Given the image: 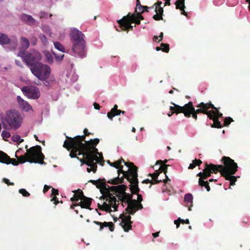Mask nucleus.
I'll return each mask as SVG.
<instances>
[{
  "mask_svg": "<svg viewBox=\"0 0 250 250\" xmlns=\"http://www.w3.org/2000/svg\"><path fill=\"white\" fill-rule=\"evenodd\" d=\"M124 179L123 177H120L119 176H118L114 178L108 180L106 182L111 185H118L119 184H122L124 182Z\"/></svg>",
  "mask_w": 250,
  "mask_h": 250,
  "instance_id": "obj_26",
  "label": "nucleus"
},
{
  "mask_svg": "<svg viewBox=\"0 0 250 250\" xmlns=\"http://www.w3.org/2000/svg\"><path fill=\"white\" fill-rule=\"evenodd\" d=\"M150 8L151 7H149L147 6H143L141 9H143V10L141 11V13H144V12H148V9Z\"/></svg>",
  "mask_w": 250,
  "mask_h": 250,
  "instance_id": "obj_62",
  "label": "nucleus"
},
{
  "mask_svg": "<svg viewBox=\"0 0 250 250\" xmlns=\"http://www.w3.org/2000/svg\"><path fill=\"white\" fill-rule=\"evenodd\" d=\"M84 38V34L77 29L73 28L71 30L70 38L72 43V51L75 57L83 58L86 55Z\"/></svg>",
  "mask_w": 250,
  "mask_h": 250,
  "instance_id": "obj_4",
  "label": "nucleus"
},
{
  "mask_svg": "<svg viewBox=\"0 0 250 250\" xmlns=\"http://www.w3.org/2000/svg\"><path fill=\"white\" fill-rule=\"evenodd\" d=\"M1 136L3 139H5L10 137L11 135L9 132L6 131H3L1 133Z\"/></svg>",
  "mask_w": 250,
  "mask_h": 250,
  "instance_id": "obj_51",
  "label": "nucleus"
},
{
  "mask_svg": "<svg viewBox=\"0 0 250 250\" xmlns=\"http://www.w3.org/2000/svg\"><path fill=\"white\" fill-rule=\"evenodd\" d=\"M85 135H78L74 137H70L66 136V139L64 141L63 147L67 149L68 151L71 149L76 150L78 151L82 150H89L97 148L96 146L99 143L100 140L98 138L94 139H91L89 141L85 140Z\"/></svg>",
  "mask_w": 250,
  "mask_h": 250,
  "instance_id": "obj_2",
  "label": "nucleus"
},
{
  "mask_svg": "<svg viewBox=\"0 0 250 250\" xmlns=\"http://www.w3.org/2000/svg\"><path fill=\"white\" fill-rule=\"evenodd\" d=\"M59 194V191L58 189L52 188V195L56 196Z\"/></svg>",
  "mask_w": 250,
  "mask_h": 250,
  "instance_id": "obj_60",
  "label": "nucleus"
},
{
  "mask_svg": "<svg viewBox=\"0 0 250 250\" xmlns=\"http://www.w3.org/2000/svg\"><path fill=\"white\" fill-rule=\"evenodd\" d=\"M26 152L23 155L17 157L20 160V164H23L26 162L30 163H39L43 164L44 163L43 159L44 155L42 152V148L40 146H36L28 148V146H25Z\"/></svg>",
  "mask_w": 250,
  "mask_h": 250,
  "instance_id": "obj_6",
  "label": "nucleus"
},
{
  "mask_svg": "<svg viewBox=\"0 0 250 250\" xmlns=\"http://www.w3.org/2000/svg\"><path fill=\"white\" fill-rule=\"evenodd\" d=\"M127 213V212H126ZM128 215H125L124 214H121L120 216V218L122 219L123 223H130V224H132V222L131 221V216L129 215L130 214L128 213Z\"/></svg>",
  "mask_w": 250,
  "mask_h": 250,
  "instance_id": "obj_37",
  "label": "nucleus"
},
{
  "mask_svg": "<svg viewBox=\"0 0 250 250\" xmlns=\"http://www.w3.org/2000/svg\"><path fill=\"white\" fill-rule=\"evenodd\" d=\"M73 192H74L75 194L73 195V196L71 198V201L72 202H76L80 200L81 201L78 204L72 205L71 206L72 209H73V206H80L82 208L91 209L90 206L92 203V201L93 200L92 198L84 196L83 191L80 189H78Z\"/></svg>",
  "mask_w": 250,
  "mask_h": 250,
  "instance_id": "obj_9",
  "label": "nucleus"
},
{
  "mask_svg": "<svg viewBox=\"0 0 250 250\" xmlns=\"http://www.w3.org/2000/svg\"><path fill=\"white\" fill-rule=\"evenodd\" d=\"M107 163L111 166L116 168H118L119 167L120 162H118L117 161L112 163L109 160L107 161Z\"/></svg>",
  "mask_w": 250,
  "mask_h": 250,
  "instance_id": "obj_46",
  "label": "nucleus"
},
{
  "mask_svg": "<svg viewBox=\"0 0 250 250\" xmlns=\"http://www.w3.org/2000/svg\"><path fill=\"white\" fill-rule=\"evenodd\" d=\"M39 38L41 40V41H42V43L44 45H46L47 44V42H48L47 39L46 37L44 35L41 34L39 36Z\"/></svg>",
  "mask_w": 250,
  "mask_h": 250,
  "instance_id": "obj_47",
  "label": "nucleus"
},
{
  "mask_svg": "<svg viewBox=\"0 0 250 250\" xmlns=\"http://www.w3.org/2000/svg\"><path fill=\"white\" fill-rule=\"evenodd\" d=\"M119 109H118V105L115 104L113 107L111 109L110 111L107 114V117L111 120L113 118L116 116V113L118 112Z\"/></svg>",
  "mask_w": 250,
  "mask_h": 250,
  "instance_id": "obj_28",
  "label": "nucleus"
},
{
  "mask_svg": "<svg viewBox=\"0 0 250 250\" xmlns=\"http://www.w3.org/2000/svg\"><path fill=\"white\" fill-rule=\"evenodd\" d=\"M54 45L56 49H58V50L62 52H65V48L64 46L60 42H54Z\"/></svg>",
  "mask_w": 250,
  "mask_h": 250,
  "instance_id": "obj_40",
  "label": "nucleus"
},
{
  "mask_svg": "<svg viewBox=\"0 0 250 250\" xmlns=\"http://www.w3.org/2000/svg\"><path fill=\"white\" fill-rule=\"evenodd\" d=\"M10 160V157L7 154L0 150V163L8 165L10 163L8 162Z\"/></svg>",
  "mask_w": 250,
  "mask_h": 250,
  "instance_id": "obj_27",
  "label": "nucleus"
},
{
  "mask_svg": "<svg viewBox=\"0 0 250 250\" xmlns=\"http://www.w3.org/2000/svg\"><path fill=\"white\" fill-rule=\"evenodd\" d=\"M199 186H201V187H205L207 191L208 192L210 190V188L209 186V183L207 181H205V180H204L201 182V185H199Z\"/></svg>",
  "mask_w": 250,
  "mask_h": 250,
  "instance_id": "obj_43",
  "label": "nucleus"
},
{
  "mask_svg": "<svg viewBox=\"0 0 250 250\" xmlns=\"http://www.w3.org/2000/svg\"><path fill=\"white\" fill-rule=\"evenodd\" d=\"M190 104L191 105H190L188 107H189V110H188V113L189 114V115H190V117H191V116H192V117L195 120H197V114L196 113H195V108L193 105V103L192 102H190Z\"/></svg>",
  "mask_w": 250,
  "mask_h": 250,
  "instance_id": "obj_30",
  "label": "nucleus"
},
{
  "mask_svg": "<svg viewBox=\"0 0 250 250\" xmlns=\"http://www.w3.org/2000/svg\"><path fill=\"white\" fill-rule=\"evenodd\" d=\"M17 99L21 108L23 110L27 112L32 109L31 106L28 102L23 100L20 96H17Z\"/></svg>",
  "mask_w": 250,
  "mask_h": 250,
  "instance_id": "obj_22",
  "label": "nucleus"
},
{
  "mask_svg": "<svg viewBox=\"0 0 250 250\" xmlns=\"http://www.w3.org/2000/svg\"><path fill=\"white\" fill-rule=\"evenodd\" d=\"M50 188V187L48 186L47 185H44L43 189V193L46 192Z\"/></svg>",
  "mask_w": 250,
  "mask_h": 250,
  "instance_id": "obj_63",
  "label": "nucleus"
},
{
  "mask_svg": "<svg viewBox=\"0 0 250 250\" xmlns=\"http://www.w3.org/2000/svg\"><path fill=\"white\" fill-rule=\"evenodd\" d=\"M131 192H132V191H131ZM139 191H138L136 193H133L132 192H131V193L133 194H137V200H136L137 202L141 203V202L143 201V197H142V195L139 194Z\"/></svg>",
  "mask_w": 250,
  "mask_h": 250,
  "instance_id": "obj_52",
  "label": "nucleus"
},
{
  "mask_svg": "<svg viewBox=\"0 0 250 250\" xmlns=\"http://www.w3.org/2000/svg\"><path fill=\"white\" fill-rule=\"evenodd\" d=\"M71 158H76L80 161L83 164H85L87 166L90 165V162L92 160H95L98 164L102 165V163H104V157L101 152H99L97 148L89 150L80 149L78 151L76 150L71 149L69 153Z\"/></svg>",
  "mask_w": 250,
  "mask_h": 250,
  "instance_id": "obj_3",
  "label": "nucleus"
},
{
  "mask_svg": "<svg viewBox=\"0 0 250 250\" xmlns=\"http://www.w3.org/2000/svg\"><path fill=\"white\" fill-rule=\"evenodd\" d=\"M22 20L26 21L28 24L31 25L34 23L35 20L32 16L28 15H23L21 17Z\"/></svg>",
  "mask_w": 250,
  "mask_h": 250,
  "instance_id": "obj_31",
  "label": "nucleus"
},
{
  "mask_svg": "<svg viewBox=\"0 0 250 250\" xmlns=\"http://www.w3.org/2000/svg\"><path fill=\"white\" fill-rule=\"evenodd\" d=\"M104 192L107 195L106 201L104 202L102 205L98 203V206L100 209L105 210L106 212L112 211L111 208H114V211L117 210L118 205L116 197L122 203L123 202L127 204V207L125 210L127 213L134 214L137 211V201L132 199V194H129L125 192L127 188L125 185H119L116 186H109L105 183L102 184Z\"/></svg>",
  "mask_w": 250,
  "mask_h": 250,
  "instance_id": "obj_1",
  "label": "nucleus"
},
{
  "mask_svg": "<svg viewBox=\"0 0 250 250\" xmlns=\"http://www.w3.org/2000/svg\"><path fill=\"white\" fill-rule=\"evenodd\" d=\"M19 193L21 194L23 196L28 197L30 196V193L26 190L24 188H21L19 190Z\"/></svg>",
  "mask_w": 250,
  "mask_h": 250,
  "instance_id": "obj_48",
  "label": "nucleus"
},
{
  "mask_svg": "<svg viewBox=\"0 0 250 250\" xmlns=\"http://www.w3.org/2000/svg\"><path fill=\"white\" fill-rule=\"evenodd\" d=\"M121 226L123 228L125 232H128L129 230L132 229V224L130 223H120Z\"/></svg>",
  "mask_w": 250,
  "mask_h": 250,
  "instance_id": "obj_39",
  "label": "nucleus"
},
{
  "mask_svg": "<svg viewBox=\"0 0 250 250\" xmlns=\"http://www.w3.org/2000/svg\"><path fill=\"white\" fill-rule=\"evenodd\" d=\"M129 15L124 16L122 19L117 21L119 24L120 30L117 29L118 31H126L127 32L129 30H132L133 26L131 25L130 20L129 17Z\"/></svg>",
  "mask_w": 250,
  "mask_h": 250,
  "instance_id": "obj_14",
  "label": "nucleus"
},
{
  "mask_svg": "<svg viewBox=\"0 0 250 250\" xmlns=\"http://www.w3.org/2000/svg\"><path fill=\"white\" fill-rule=\"evenodd\" d=\"M53 54H54V55L55 56L56 60H58L59 61H62L64 57L63 54L62 55L59 56V55H57L56 54H55L54 53H53Z\"/></svg>",
  "mask_w": 250,
  "mask_h": 250,
  "instance_id": "obj_54",
  "label": "nucleus"
},
{
  "mask_svg": "<svg viewBox=\"0 0 250 250\" xmlns=\"http://www.w3.org/2000/svg\"><path fill=\"white\" fill-rule=\"evenodd\" d=\"M214 119H210L213 121V123L211 125V127L212 128H221L223 127V125H221V122L219 121L218 119L217 118L214 117Z\"/></svg>",
  "mask_w": 250,
  "mask_h": 250,
  "instance_id": "obj_33",
  "label": "nucleus"
},
{
  "mask_svg": "<svg viewBox=\"0 0 250 250\" xmlns=\"http://www.w3.org/2000/svg\"><path fill=\"white\" fill-rule=\"evenodd\" d=\"M21 90L24 95L29 98L36 99L40 97V92L39 89L35 86H23Z\"/></svg>",
  "mask_w": 250,
  "mask_h": 250,
  "instance_id": "obj_12",
  "label": "nucleus"
},
{
  "mask_svg": "<svg viewBox=\"0 0 250 250\" xmlns=\"http://www.w3.org/2000/svg\"><path fill=\"white\" fill-rule=\"evenodd\" d=\"M43 54L45 56L46 62L49 64H52L53 62V58L52 54L47 51H43Z\"/></svg>",
  "mask_w": 250,
  "mask_h": 250,
  "instance_id": "obj_34",
  "label": "nucleus"
},
{
  "mask_svg": "<svg viewBox=\"0 0 250 250\" xmlns=\"http://www.w3.org/2000/svg\"><path fill=\"white\" fill-rule=\"evenodd\" d=\"M21 47L24 49H26L29 47V42L28 40L24 37L21 38Z\"/></svg>",
  "mask_w": 250,
  "mask_h": 250,
  "instance_id": "obj_35",
  "label": "nucleus"
},
{
  "mask_svg": "<svg viewBox=\"0 0 250 250\" xmlns=\"http://www.w3.org/2000/svg\"><path fill=\"white\" fill-rule=\"evenodd\" d=\"M197 176L200 177L198 181L199 185H201L202 181L207 179L208 177H209V173L208 171V169H207L205 165L204 169H203V171L198 173L197 174Z\"/></svg>",
  "mask_w": 250,
  "mask_h": 250,
  "instance_id": "obj_24",
  "label": "nucleus"
},
{
  "mask_svg": "<svg viewBox=\"0 0 250 250\" xmlns=\"http://www.w3.org/2000/svg\"><path fill=\"white\" fill-rule=\"evenodd\" d=\"M205 165L207 169H208V171L209 173V177L211 176V173L216 174L218 172H220L221 175L224 176L223 165H214L211 163L208 164L207 162L205 163Z\"/></svg>",
  "mask_w": 250,
  "mask_h": 250,
  "instance_id": "obj_16",
  "label": "nucleus"
},
{
  "mask_svg": "<svg viewBox=\"0 0 250 250\" xmlns=\"http://www.w3.org/2000/svg\"><path fill=\"white\" fill-rule=\"evenodd\" d=\"M95 160H92L90 163V165L89 166H87L88 167H89L90 168L87 167L86 168V170L88 173H90V172L92 171L94 173H96L97 170V164L98 163L96 162V161L95 162Z\"/></svg>",
  "mask_w": 250,
  "mask_h": 250,
  "instance_id": "obj_29",
  "label": "nucleus"
},
{
  "mask_svg": "<svg viewBox=\"0 0 250 250\" xmlns=\"http://www.w3.org/2000/svg\"><path fill=\"white\" fill-rule=\"evenodd\" d=\"M162 2L161 1H158L157 2L154 4L153 6L155 7V12L156 14L153 15L152 18L155 21L163 20V15L164 12L163 7H161Z\"/></svg>",
  "mask_w": 250,
  "mask_h": 250,
  "instance_id": "obj_17",
  "label": "nucleus"
},
{
  "mask_svg": "<svg viewBox=\"0 0 250 250\" xmlns=\"http://www.w3.org/2000/svg\"><path fill=\"white\" fill-rule=\"evenodd\" d=\"M32 73L42 81L47 80L50 74V67L46 64H43L39 62L34 65L33 67L30 68Z\"/></svg>",
  "mask_w": 250,
  "mask_h": 250,
  "instance_id": "obj_10",
  "label": "nucleus"
},
{
  "mask_svg": "<svg viewBox=\"0 0 250 250\" xmlns=\"http://www.w3.org/2000/svg\"><path fill=\"white\" fill-rule=\"evenodd\" d=\"M9 43H11L12 45L13 49H15L17 47L18 41L16 39L11 42L10 39L7 35L3 33H0V44L5 45Z\"/></svg>",
  "mask_w": 250,
  "mask_h": 250,
  "instance_id": "obj_18",
  "label": "nucleus"
},
{
  "mask_svg": "<svg viewBox=\"0 0 250 250\" xmlns=\"http://www.w3.org/2000/svg\"><path fill=\"white\" fill-rule=\"evenodd\" d=\"M223 177L225 178L226 180H229L230 181V186H234L235 185V182L237 180L236 177L233 176V175L229 174Z\"/></svg>",
  "mask_w": 250,
  "mask_h": 250,
  "instance_id": "obj_36",
  "label": "nucleus"
},
{
  "mask_svg": "<svg viewBox=\"0 0 250 250\" xmlns=\"http://www.w3.org/2000/svg\"><path fill=\"white\" fill-rule=\"evenodd\" d=\"M8 162H10L9 163V164H12L14 166H17L20 163V160H18V159H17V160H16L15 159H11L10 158V160H8Z\"/></svg>",
  "mask_w": 250,
  "mask_h": 250,
  "instance_id": "obj_49",
  "label": "nucleus"
},
{
  "mask_svg": "<svg viewBox=\"0 0 250 250\" xmlns=\"http://www.w3.org/2000/svg\"><path fill=\"white\" fill-rule=\"evenodd\" d=\"M233 122V120L231 117H227L224 119V126H228L229 125Z\"/></svg>",
  "mask_w": 250,
  "mask_h": 250,
  "instance_id": "obj_45",
  "label": "nucleus"
},
{
  "mask_svg": "<svg viewBox=\"0 0 250 250\" xmlns=\"http://www.w3.org/2000/svg\"><path fill=\"white\" fill-rule=\"evenodd\" d=\"M22 120V115L19 111L10 110L6 112L2 123L3 128L6 130H16L21 126Z\"/></svg>",
  "mask_w": 250,
  "mask_h": 250,
  "instance_id": "obj_7",
  "label": "nucleus"
},
{
  "mask_svg": "<svg viewBox=\"0 0 250 250\" xmlns=\"http://www.w3.org/2000/svg\"><path fill=\"white\" fill-rule=\"evenodd\" d=\"M192 200L193 197L191 194L188 193L185 195L184 198V201L186 204V206L188 207V210H191V208L192 206L191 205L192 203Z\"/></svg>",
  "mask_w": 250,
  "mask_h": 250,
  "instance_id": "obj_25",
  "label": "nucleus"
},
{
  "mask_svg": "<svg viewBox=\"0 0 250 250\" xmlns=\"http://www.w3.org/2000/svg\"><path fill=\"white\" fill-rule=\"evenodd\" d=\"M161 182H163V180H158V179H153L152 180L151 185L158 184Z\"/></svg>",
  "mask_w": 250,
  "mask_h": 250,
  "instance_id": "obj_59",
  "label": "nucleus"
},
{
  "mask_svg": "<svg viewBox=\"0 0 250 250\" xmlns=\"http://www.w3.org/2000/svg\"><path fill=\"white\" fill-rule=\"evenodd\" d=\"M196 107L199 108L195 110V112L197 114L199 113H203L204 114H206L208 117L209 110H208L209 108H214V105L211 103V102H209L207 103H204V102H201Z\"/></svg>",
  "mask_w": 250,
  "mask_h": 250,
  "instance_id": "obj_15",
  "label": "nucleus"
},
{
  "mask_svg": "<svg viewBox=\"0 0 250 250\" xmlns=\"http://www.w3.org/2000/svg\"><path fill=\"white\" fill-rule=\"evenodd\" d=\"M134 13L136 14V16L137 17V18L139 19V20L141 21V20H144L143 16L141 15L142 13H137V12H134Z\"/></svg>",
  "mask_w": 250,
  "mask_h": 250,
  "instance_id": "obj_57",
  "label": "nucleus"
},
{
  "mask_svg": "<svg viewBox=\"0 0 250 250\" xmlns=\"http://www.w3.org/2000/svg\"><path fill=\"white\" fill-rule=\"evenodd\" d=\"M162 50L163 52L168 53L169 50V44L167 43H162L161 44Z\"/></svg>",
  "mask_w": 250,
  "mask_h": 250,
  "instance_id": "obj_44",
  "label": "nucleus"
},
{
  "mask_svg": "<svg viewBox=\"0 0 250 250\" xmlns=\"http://www.w3.org/2000/svg\"><path fill=\"white\" fill-rule=\"evenodd\" d=\"M127 15H129V19L130 20L131 22L132 23H135L136 24H140L141 21L137 18V17L136 16L135 13H133L132 14L130 13H128Z\"/></svg>",
  "mask_w": 250,
  "mask_h": 250,
  "instance_id": "obj_32",
  "label": "nucleus"
},
{
  "mask_svg": "<svg viewBox=\"0 0 250 250\" xmlns=\"http://www.w3.org/2000/svg\"><path fill=\"white\" fill-rule=\"evenodd\" d=\"M185 0H177L175 1V4L176 5V8L178 9L182 7H185Z\"/></svg>",
  "mask_w": 250,
  "mask_h": 250,
  "instance_id": "obj_41",
  "label": "nucleus"
},
{
  "mask_svg": "<svg viewBox=\"0 0 250 250\" xmlns=\"http://www.w3.org/2000/svg\"><path fill=\"white\" fill-rule=\"evenodd\" d=\"M12 140L14 142L21 143L23 142V139H21V137L19 135H14L12 137Z\"/></svg>",
  "mask_w": 250,
  "mask_h": 250,
  "instance_id": "obj_42",
  "label": "nucleus"
},
{
  "mask_svg": "<svg viewBox=\"0 0 250 250\" xmlns=\"http://www.w3.org/2000/svg\"><path fill=\"white\" fill-rule=\"evenodd\" d=\"M167 162V160H165L164 162L162 161V160H159V161H157V162H156V164H159V163L161 164V165L159 168V170L160 171V172H159L160 173L163 171L166 175V179L163 180V182L165 183H166L167 181H170V179L168 178V177L167 176V175L166 174V173L167 171V167H168V166H169L168 165H167L166 164Z\"/></svg>",
  "mask_w": 250,
  "mask_h": 250,
  "instance_id": "obj_20",
  "label": "nucleus"
},
{
  "mask_svg": "<svg viewBox=\"0 0 250 250\" xmlns=\"http://www.w3.org/2000/svg\"><path fill=\"white\" fill-rule=\"evenodd\" d=\"M212 109H214V110H209L208 115V117L209 119H214L213 118L215 117L219 119V118H222L223 117V114L221 113L219 110V108H217L214 106V108Z\"/></svg>",
  "mask_w": 250,
  "mask_h": 250,
  "instance_id": "obj_23",
  "label": "nucleus"
},
{
  "mask_svg": "<svg viewBox=\"0 0 250 250\" xmlns=\"http://www.w3.org/2000/svg\"><path fill=\"white\" fill-rule=\"evenodd\" d=\"M180 222L182 224H189V221L188 219H186V220H184L181 218Z\"/></svg>",
  "mask_w": 250,
  "mask_h": 250,
  "instance_id": "obj_64",
  "label": "nucleus"
},
{
  "mask_svg": "<svg viewBox=\"0 0 250 250\" xmlns=\"http://www.w3.org/2000/svg\"><path fill=\"white\" fill-rule=\"evenodd\" d=\"M160 172L159 171L156 170L155 172L152 174H149L148 176H151L152 179H158V177L159 175Z\"/></svg>",
  "mask_w": 250,
  "mask_h": 250,
  "instance_id": "obj_50",
  "label": "nucleus"
},
{
  "mask_svg": "<svg viewBox=\"0 0 250 250\" xmlns=\"http://www.w3.org/2000/svg\"><path fill=\"white\" fill-rule=\"evenodd\" d=\"M2 181L6 184H7L8 186H14V183H13V182H10L9 180L6 178H4L3 179H2Z\"/></svg>",
  "mask_w": 250,
  "mask_h": 250,
  "instance_id": "obj_53",
  "label": "nucleus"
},
{
  "mask_svg": "<svg viewBox=\"0 0 250 250\" xmlns=\"http://www.w3.org/2000/svg\"><path fill=\"white\" fill-rule=\"evenodd\" d=\"M171 104L174 105V106H171L169 108L170 110L172 111V113L178 114L182 113H184L185 117L187 118L190 117L189 114L188 113V110L189 109L188 106L191 105L190 102H189L183 106H180L173 103H171Z\"/></svg>",
  "mask_w": 250,
  "mask_h": 250,
  "instance_id": "obj_13",
  "label": "nucleus"
},
{
  "mask_svg": "<svg viewBox=\"0 0 250 250\" xmlns=\"http://www.w3.org/2000/svg\"><path fill=\"white\" fill-rule=\"evenodd\" d=\"M93 223L96 225L100 226L99 230L102 231L104 227H108L110 231H113L114 230V224L112 222H104L103 223L96 221H93Z\"/></svg>",
  "mask_w": 250,
  "mask_h": 250,
  "instance_id": "obj_21",
  "label": "nucleus"
},
{
  "mask_svg": "<svg viewBox=\"0 0 250 250\" xmlns=\"http://www.w3.org/2000/svg\"><path fill=\"white\" fill-rule=\"evenodd\" d=\"M51 201H54V203L56 205H57L60 202L58 200V199L56 196L53 197L51 199Z\"/></svg>",
  "mask_w": 250,
  "mask_h": 250,
  "instance_id": "obj_61",
  "label": "nucleus"
},
{
  "mask_svg": "<svg viewBox=\"0 0 250 250\" xmlns=\"http://www.w3.org/2000/svg\"><path fill=\"white\" fill-rule=\"evenodd\" d=\"M181 218H179L178 219L174 220V223L176 225V228H178L180 225Z\"/></svg>",
  "mask_w": 250,
  "mask_h": 250,
  "instance_id": "obj_58",
  "label": "nucleus"
},
{
  "mask_svg": "<svg viewBox=\"0 0 250 250\" xmlns=\"http://www.w3.org/2000/svg\"><path fill=\"white\" fill-rule=\"evenodd\" d=\"M18 56L21 57L26 64L30 67H33L35 64L39 62L42 59V56L40 52L36 50L31 52L27 51H20Z\"/></svg>",
  "mask_w": 250,
  "mask_h": 250,
  "instance_id": "obj_8",
  "label": "nucleus"
},
{
  "mask_svg": "<svg viewBox=\"0 0 250 250\" xmlns=\"http://www.w3.org/2000/svg\"><path fill=\"white\" fill-rule=\"evenodd\" d=\"M136 8H138L139 10L141 9V8H142L143 5H142L140 3V2L139 0H137L136 1ZM135 12H137V9H135Z\"/></svg>",
  "mask_w": 250,
  "mask_h": 250,
  "instance_id": "obj_55",
  "label": "nucleus"
},
{
  "mask_svg": "<svg viewBox=\"0 0 250 250\" xmlns=\"http://www.w3.org/2000/svg\"><path fill=\"white\" fill-rule=\"evenodd\" d=\"M88 182L92 183L94 185H96L97 188L101 189V193L103 195L101 196V199H103L104 200L105 199V201H106V198H107V195H106L104 192V188L103 187L102 184L105 183L106 184V181L104 179L102 180L99 179L98 180H90L88 181Z\"/></svg>",
  "mask_w": 250,
  "mask_h": 250,
  "instance_id": "obj_19",
  "label": "nucleus"
},
{
  "mask_svg": "<svg viewBox=\"0 0 250 250\" xmlns=\"http://www.w3.org/2000/svg\"><path fill=\"white\" fill-rule=\"evenodd\" d=\"M185 8H186V6L182 7L180 8H178V9H180L181 11V14H182L185 16H188V13L185 10Z\"/></svg>",
  "mask_w": 250,
  "mask_h": 250,
  "instance_id": "obj_56",
  "label": "nucleus"
},
{
  "mask_svg": "<svg viewBox=\"0 0 250 250\" xmlns=\"http://www.w3.org/2000/svg\"><path fill=\"white\" fill-rule=\"evenodd\" d=\"M222 161L224 164L223 167L224 176L229 174L233 175L237 171L238 166L234 161L229 157L224 156Z\"/></svg>",
  "mask_w": 250,
  "mask_h": 250,
  "instance_id": "obj_11",
  "label": "nucleus"
},
{
  "mask_svg": "<svg viewBox=\"0 0 250 250\" xmlns=\"http://www.w3.org/2000/svg\"><path fill=\"white\" fill-rule=\"evenodd\" d=\"M202 163V162L200 159H196L192 161V163L190 164L188 167V169H193L197 166H200Z\"/></svg>",
  "mask_w": 250,
  "mask_h": 250,
  "instance_id": "obj_38",
  "label": "nucleus"
},
{
  "mask_svg": "<svg viewBox=\"0 0 250 250\" xmlns=\"http://www.w3.org/2000/svg\"><path fill=\"white\" fill-rule=\"evenodd\" d=\"M125 165L128 167V170L127 171L124 170L123 166L119 165V167L117 168L118 176H120V174L122 173L123 175L121 177L127 180L130 184V190L133 193H136L138 191H140L138 187V167L133 163H125Z\"/></svg>",
  "mask_w": 250,
  "mask_h": 250,
  "instance_id": "obj_5",
  "label": "nucleus"
}]
</instances>
